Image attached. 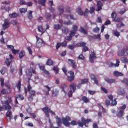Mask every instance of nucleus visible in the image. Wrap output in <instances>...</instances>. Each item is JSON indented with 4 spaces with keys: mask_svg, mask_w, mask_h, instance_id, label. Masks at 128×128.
I'll use <instances>...</instances> for the list:
<instances>
[{
    "mask_svg": "<svg viewBox=\"0 0 128 128\" xmlns=\"http://www.w3.org/2000/svg\"><path fill=\"white\" fill-rule=\"evenodd\" d=\"M12 52L13 54H19L20 50H14V48L12 50Z\"/></svg>",
    "mask_w": 128,
    "mask_h": 128,
    "instance_id": "51",
    "label": "nucleus"
},
{
    "mask_svg": "<svg viewBox=\"0 0 128 128\" xmlns=\"http://www.w3.org/2000/svg\"><path fill=\"white\" fill-rule=\"evenodd\" d=\"M26 56V52L24 50H22L19 52V58H22Z\"/></svg>",
    "mask_w": 128,
    "mask_h": 128,
    "instance_id": "24",
    "label": "nucleus"
},
{
    "mask_svg": "<svg viewBox=\"0 0 128 128\" xmlns=\"http://www.w3.org/2000/svg\"><path fill=\"white\" fill-rule=\"evenodd\" d=\"M94 32H100V28L98 27H96L93 28Z\"/></svg>",
    "mask_w": 128,
    "mask_h": 128,
    "instance_id": "64",
    "label": "nucleus"
},
{
    "mask_svg": "<svg viewBox=\"0 0 128 128\" xmlns=\"http://www.w3.org/2000/svg\"><path fill=\"white\" fill-rule=\"evenodd\" d=\"M124 26H125V25L122 22L116 24L117 28H124Z\"/></svg>",
    "mask_w": 128,
    "mask_h": 128,
    "instance_id": "42",
    "label": "nucleus"
},
{
    "mask_svg": "<svg viewBox=\"0 0 128 128\" xmlns=\"http://www.w3.org/2000/svg\"><path fill=\"white\" fill-rule=\"evenodd\" d=\"M58 14L62 16L64 12V7L63 6H58Z\"/></svg>",
    "mask_w": 128,
    "mask_h": 128,
    "instance_id": "13",
    "label": "nucleus"
},
{
    "mask_svg": "<svg viewBox=\"0 0 128 128\" xmlns=\"http://www.w3.org/2000/svg\"><path fill=\"white\" fill-rule=\"evenodd\" d=\"M18 14L13 13L9 14V18H14L18 17Z\"/></svg>",
    "mask_w": 128,
    "mask_h": 128,
    "instance_id": "36",
    "label": "nucleus"
},
{
    "mask_svg": "<svg viewBox=\"0 0 128 128\" xmlns=\"http://www.w3.org/2000/svg\"><path fill=\"white\" fill-rule=\"evenodd\" d=\"M45 18L48 20H50L52 18V15L50 13L46 12L45 14Z\"/></svg>",
    "mask_w": 128,
    "mask_h": 128,
    "instance_id": "37",
    "label": "nucleus"
},
{
    "mask_svg": "<svg viewBox=\"0 0 128 128\" xmlns=\"http://www.w3.org/2000/svg\"><path fill=\"white\" fill-rule=\"evenodd\" d=\"M72 23L70 21V20H68V21H64V24H66V26H68L70 24H72Z\"/></svg>",
    "mask_w": 128,
    "mask_h": 128,
    "instance_id": "61",
    "label": "nucleus"
},
{
    "mask_svg": "<svg viewBox=\"0 0 128 128\" xmlns=\"http://www.w3.org/2000/svg\"><path fill=\"white\" fill-rule=\"evenodd\" d=\"M94 58H96V53L94 52H93L92 54H90V62L91 64H94Z\"/></svg>",
    "mask_w": 128,
    "mask_h": 128,
    "instance_id": "15",
    "label": "nucleus"
},
{
    "mask_svg": "<svg viewBox=\"0 0 128 128\" xmlns=\"http://www.w3.org/2000/svg\"><path fill=\"white\" fill-rule=\"evenodd\" d=\"M76 46L79 48L82 47V51L84 52H86L88 50V48L86 46V42H80L76 44Z\"/></svg>",
    "mask_w": 128,
    "mask_h": 128,
    "instance_id": "6",
    "label": "nucleus"
},
{
    "mask_svg": "<svg viewBox=\"0 0 128 128\" xmlns=\"http://www.w3.org/2000/svg\"><path fill=\"white\" fill-rule=\"evenodd\" d=\"M46 66H54V61H52V59L50 58L48 59L46 62Z\"/></svg>",
    "mask_w": 128,
    "mask_h": 128,
    "instance_id": "26",
    "label": "nucleus"
},
{
    "mask_svg": "<svg viewBox=\"0 0 128 128\" xmlns=\"http://www.w3.org/2000/svg\"><path fill=\"white\" fill-rule=\"evenodd\" d=\"M38 30L40 32H42V34H44V28H42V26H40L38 28Z\"/></svg>",
    "mask_w": 128,
    "mask_h": 128,
    "instance_id": "52",
    "label": "nucleus"
},
{
    "mask_svg": "<svg viewBox=\"0 0 128 128\" xmlns=\"http://www.w3.org/2000/svg\"><path fill=\"white\" fill-rule=\"evenodd\" d=\"M12 102V99L10 97H8L7 100L2 102V104L3 105L4 110H8L6 112V116L9 118L10 122H12V112L10 110H12V106L10 104Z\"/></svg>",
    "mask_w": 128,
    "mask_h": 128,
    "instance_id": "1",
    "label": "nucleus"
},
{
    "mask_svg": "<svg viewBox=\"0 0 128 128\" xmlns=\"http://www.w3.org/2000/svg\"><path fill=\"white\" fill-rule=\"evenodd\" d=\"M112 100V104L113 106H116V104H118V102H116V99H113Z\"/></svg>",
    "mask_w": 128,
    "mask_h": 128,
    "instance_id": "53",
    "label": "nucleus"
},
{
    "mask_svg": "<svg viewBox=\"0 0 128 128\" xmlns=\"http://www.w3.org/2000/svg\"><path fill=\"white\" fill-rule=\"evenodd\" d=\"M76 32H74V31H70V33L69 34V36L72 38V36H76Z\"/></svg>",
    "mask_w": 128,
    "mask_h": 128,
    "instance_id": "63",
    "label": "nucleus"
},
{
    "mask_svg": "<svg viewBox=\"0 0 128 128\" xmlns=\"http://www.w3.org/2000/svg\"><path fill=\"white\" fill-rule=\"evenodd\" d=\"M122 84H124L127 86H128V78H124L123 80L121 81Z\"/></svg>",
    "mask_w": 128,
    "mask_h": 128,
    "instance_id": "45",
    "label": "nucleus"
},
{
    "mask_svg": "<svg viewBox=\"0 0 128 128\" xmlns=\"http://www.w3.org/2000/svg\"><path fill=\"white\" fill-rule=\"evenodd\" d=\"M95 10H96V8L94 6H92V7H90V10H89V12L90 14H94Z\"/></svg>",
    "mask_w": 128,
    "mask_h": 128,
    "instance_id": "56",
    "label": "nucleus"
},
{
    "mask_svg": "<svg viewBox=\"0 0 128 128\" xmlns=\"http://www.w3.org/2000/svg\"><path fill=\"white\" fill-rule=\"evenodd\" d=\"M6 70H7L6 68L3 67L0 70V72L2 74H4Z\"/></svg>",
    "mask_w": 128,
    "mask_h": 128,
    "instance_id": "48",
    "label": "nucleus"
},
{
    "mask_svg": "<svg viewBox=\"0 0 128 128\" xmlns=\"http://www.w3.org/2000/svg\"><path fill=\"white\" fill-rule=\"evenodd\" d=\"M36 44L37 48H42L44 46V42L42 38H40L38 36H36Z\"/></svg>",
    "mask_w": 128,
    "mask_h": 128,
    "instance_id": "7",
    "label": "nucleus"
},
{
    "mask_svg": "<svg viewBox=\"0 0 128 128\" xmlns=\"http://www.w3.org/2000/svg\"><path fill=\"white\" fill-rule=\"evenodd\" d=\"M90 78L92 80H94V83L96 84H97V86H98V78H96V76H94V74H92L90 76Z\"/></svg>",
    "mask_w": 128,
    "mask_h": 128,
    "instance_id": "17",
    "label": "nucleus"
},
{
    "mask_svg": "<svg viewBox=\"0 0 128 128\" xmlns=\"http://www.w3.org/2000/svg\"><path fill=\"white\" fill-rule=\"evenodd\" d=\"M20 12L21 14H25V12H28V8H21L20 10Z\"/></svg>",
    "mask_w": 128,
    "mask_h": 128,
    "instance_id": "47",
    "label": "nucleus"
},
{
    "mask_svg": "<svg viewBox=\"0 0 128 128\" xmlns=\"http://www.w3.org/2000/svg\"><path fill=\"white\" fill-rule=\"evenodd\" d=\"M22 81L21 80H19L18 82V84H16V88L18 89V92H20V88H21V86H22Z\"/></svg>",
    "mask_w": 128,
    "mask_h": 128,
    "instance_id": "33",
    "label": "nucleus"
},
{
    "mask_svg": "<svg viewBox=\"0 0 128 128\" xmlns=\"http://www.w3.org/2000/svg\"><path fill=\"white\" fill-rule=\"evenodd\" d=\"M12 60L10 58H6L5 61V62L7 66H10V64H12Z\"/></svg>",
    "mask_w": 128,
    "mask_h": 128,
    "instance_id": "31",
    "label": "nucleus"
},
{
    "mask_svg": "<svg viewBox=\"0 0 128 128\" xmlns=\"http://www.w3.org/2000/svg\"><path fill=\"white\" fill-rule=\"evenodd\" d=\"M118 56H125L126 54V52L124 51V49H122L120 50H119L118 52Z\"/></svg>",
    "mask_w": 128,
    "mask_h": 128,
    "instance_id": "22",
    "label": "nucleus"
},
{
    "mask_svg": "<svg viewBox=\"0 0 128 128\" xmlns=\"http://www.w3.org/2000/svg\"><path fill=\"white\" fill-rule=\"evenodd\" d=\"M60 91L58 90H55L52 92V96L54 98L57 96L58 95Z\"/></svg>",
    "mask_w": 128,
    "mask_h": 128,
    "instance_id": "27",
    "label": "nucleus"
},
{
    "mask_svg": "<svg viewBox=\"0 0 128 128\" xmlns=\"http://www.w3.org/2000/svg\"><path fill=\"white\" fill-rule=\"evenodd\" d=\"M62 32L65 34H68V28L66 27H64L62 28Z\"/></svg>",
    "mask_w": 128,
    "mask_h": 128,
    "instance_id": "44",
    "label": "nucleus"
},
{
    "mask_svg": "<svg viewBox=\"0 0 128 128\" xmlns=\"http://www.w3.org/2000/svg\"><path fill=\"white\" fill-rule=\"evenodd\" d=\"M62 72H64L65 76H67V80L70 82H74V71H68V74L70 75H68L66 72H68V70H66V68L64 67L62 68Z\"/></svg>",
    "mask_w": 128,
    "mask_h": 128,
    "instance_id": "3",
    "label": "nucleus"
},
{
    "mask_svg": "<svg viewBox=\"0 0 128 128\" xmlns=\"http://www.w3.org/2000/svg\"><path fill=\"white\" fill-rule=\"evenodd\" d=\"M62 124L65 126H70V124L72 126H78V122L76 120H73L70 122H70L72 120V118L70 117V116H66V118H62Z\"/></svg>",
    "mask_w": 128,
    "mask_h": 128,
    "instance_id": "2",
    "label": "nucleus"
},
{
    "mask_svg": "<svg viewBox=\"0 0 128 128\" xmlns=\"http://www.w3.org/2000/svg\"><path fill=\"white\" fill-rule=\"evenodd\" d=\"M28 84L27 86L28 90V92H31L32 90H30L32 88V86H30V80H28Z\"/></svg>",
    "mask_w": 128,
    "mask_h": 128,
    "instance_id": "60",
    "label": "nucleus"
},
{
    "mask_svg": "<svg viewBox=\"0 0 128 128\" xmlns=\"http://www.w3.org/2000/svg\"><path fill=\"white\" fill-rule=\"evenodd\" d=\"M88 12H90L88 9L86 8L84 12L83 13V16H88Z\"/></svg>",
    "mask_w": 128,
    "mask_h": 128,
    "instance_id": "59",
    "label": "nucleus"
},
{
    "mask_svg": "<svg viewBox=\"0 0 128 128\" xmlns=\"http://www.w3.org/2000/svg\"><path fill=\"white\" fill-rule=\"evenodd\" d=\"M53 70H54V72H56V74H58L60 72V69L58 67H54Z\"/></svg>",
    "mask_w": 128,
    "mask_h": 128,
    "instance_id": "58",
    "label": "nucleus"
},
{
    "mask_svg": "<svg viewBox=\"0 0 128 128\" xmlns=\"http://www.w3.org/2000/svg\"><path fill=\"white\" fill-rule=\"evenodd\" d=\"M120 60H121L123 64H128V58H126L125 56L121 58Z\"/></svg>",
    "mask_w": 128,
    "mask_h": 128,
    "instance_id": "30",
    "label": "nucleus"
},
{
    "mask_svg": "<svg viewBox=\"0 0 128 128\" xmlns=\"http://www.w3.org/2000/svg\"><path fill=\"white\" fill-rule=\"evenodd\" d=\"M80 32L84 34H88V32L84 29V27H80Z\"/></svg>",
    "mask_w": 128,
    "mask_h": 128,
    "instance_id": "32",
    "label": "nucleus"
},
{
    "mask_svg": "<svg viewBox=\"0 0 128 128\" xmlns=\"http://www.w3.org/2000/svg\"><path fill=\"white\" fill-rule=\"evenodd\" d=\"M120 60L118 59H116V64H114L112 62H111L110 63V64H111V66H120Z\"/></svg>",
    "mask_w": 128,
    "mask_h": 128,
    "instance_id": "28",
    "label": "nucleus"
},
{
    "mask_svg": "<svg viewBox=\"0 0 128 128\" xmlns=\"http://www.w3.org/2000/svg\"><path fill=\"white\" fill-rule=\"evenodd\" d=\"M42 110L44 113L46 118H50V114H51L54 116H56V112L52 110H50V108H48V106H46L44 108H42Z\"/></svg>",
    "mask_w": 128,
    "mask_h": 128,
    "instance_id": "4",
    "label": "nucleus"
},
{
    "mask_svg": "<svg viewBox=\"0 0 128 128\" xmlns=\"http://www.w3.org/2000/svg\"><path fill=\"white\" fill-rule=\"evenodd\" d=\"M28 18L29 20H32V11L30 10L28 14Z\"/></svg>",
    "mask_w": 128,
    "mask_h": 128,
    "instance_id": "46",
    "label": "nucleus"
},
{
    "mask_svg": "<svg viewBox=\"0 0 128 128\" xmlns=\"http://www.w3.org/2000/svg\"><path fill=\"white\" fill-rule=\"evenodd\" d=\"M88 82V78H84L81 80V84H85Z\"/></svg>",
    "mask_w": 128,
    "mask_h": 128,
    "instance_id": "41",
    "label": "nucleus"
},
{
    "mask_svg": "<svg viewBox=\"0 0 128 128\" xmlns=\"http://www.w3.org/2000/svg\"><path fill=\"white\" fill-rule=\"evenodd\" d=\"M72 31L75 32H78V26L76 25H73L72 27Z\"/></svg>",
    "mask_w": 128,
    "mask_h": 128,
    "instance_id": "50",
    "label": "nucleus"
},
{
    "mask_svg": "<svg viewBox=\"0 0 128 128\" xmlns=\"http://www.w3.org/2000/svg\"><path fill=\"white\" fill-rule=\"evenodd\" d=\"M76 12L80 16H84V12H82V8L80 7H78V8L76 9Z\"/></svg>",
    "mask_w": 128,
    "mask_h": 128,
    "instance_id": "34",
    "label": "nucleus"
},
{
    "mask_svg": "<svg viewBox=\"0 0 128 128\" xmlns=\"http://www.w3.org/2000/svg\"><path fill=\"white\" fill-rule=\"evenodd\" d=\"M32 74H36V70L34 69V68L30 67V69H28L26 70V74L28 76L30 77L28 78V80H30V78L32 76Z\"/></svg>",
    "mask_w": 128,
    "mask_h": 128,
    "instance_id": "8",
    "label": "nucleus"
},
{
    "mask_svg": "<svg viewBox=\"0 0 128 128\" xmlns=\"http://www.w3.org/2000/svg\"><path fill=\"white\" fill-rule=\"evenodd\" d=\"M38 2L42 6H46V0H38Z\"/></svg>",
    "mask_w": 128,
    "mask_h": 128,
    "instance_id": "29",
    "label": "nucleus"
},
{
    "mask_svg": "<svg viewBox=\"0 0 128 128\" xmlns=\"http://www.w3.org/2000/svg\"><path fill=\"white\" fill-rule=\"evenodd\" d=\"M61 46L63 48H66V44H68V42L66 40H64L63 42H60Z\"/></svg>",
    "mask_w": 128,
    "mask_h": 128,
    "instance_id": "55",
    "label": "nucleus"
},
{
    "mask_svg": "<svg viewBox=\"0 0 128 128\" xmlns=\"http://www.w3.org/2000/svg\"><path fill=\"white\" fill-rule=\"evenodd\" d=\"M76 48V46L74 44H69L68 46V48H69V50H74V48Z\"/></svg>",
    "mask_w": 128,
    "mask_h": 128,
    "instance_id": "40",
    "label": "nucleus"
},
{
    "mask_svg": "<svg viewBox=\"0 0 128 128\" xmlns=\"http://www.w3.org/2000/svg\"><path fill=\"white\" fill-rule=\"evenodd\" d=\"M54 30H60L62 28V25L60 24H55L54 26Z\"/></svg>",
    "mask_w": 128,
    "mask_h": 128,
    "instance_id": "43",
    "label": "nucleus"
},
{
    "mask_svg": "<svg viewBox=\"0 0 128 128\" xmlns=\"http://www.w3.org/2000/svg\"><path fill=\"white\" fill-rule=\"evenodd\" d=\"M68 62H69V64L71 66L72 68L74 70H76L78 66L76 65V60L72 59H68Z\"/></svg>",
    "mask_w": 128,
    "mask_h": 128,
    "instance_id": "9",
    "label": "nucleus"
},
{
    "mask_svg": "<svg viewBox=\"0 0 128 128\" xmlns=\"http://www.w3.org/2000/svg\"><path fill=\"white\" fill-rule=\"evenodd\" d=\"M113 74H114V76L117 78L118 76H124V74L122 73V72H118V71L114 72Z\"/></svg>",
    "mask_w": 128,
    "mask_h": 128,
    "instance_id": "20",
    "label": "nucleus"
},
{
    "mask_svg": "<svg viewBox=\"0 0 128 128\" xmlns=\"http://www.w3.org/2000/svg\"><path fill=\"white\" fill-rule=\"evenodd\" d=\"M119 96H124V94H126V92L124 91V90H120L117 92Z\"/></svg>",
    "mask_w": 128,
    "mask_h": 128,
    "instance_id": "38",
    "label": "nucleus"
},
{
    "mask_svg": "<svg viewBox=\"0 0 128 128\" xmlns=\"http://www.w3.org/2000/svg\"><path fill=\"white\" fill-rule=\"evenodd\" d=\"M88 94L91 96H94V94H96V92L95 90H88Z\"/></svg>",
    "mask_w": 128,
    "mask_h": 128,
    "instance_id": "54",
    "label": "nucleus"
},
{
    "mask_svg": "<svg viewBox=\"0 0 128 128\" xmlns=\"http://www.w3.org/2000/svg\"><path fill=\"white\" fill-rule=\"evenodd\" d=\"M28 112L31 116H32L34 118H36V114L35 113H32L30 112H28V110H27Z\"/></svg>",
    "mask_w": 128,
    "mask_h": 128,
    "instance_id": "57",
    "label": "nucleus"
},
{
    "mask_svg": "<svg viewBox=\"0 0 128 128\" xmlns=\"http://www.w3.org/2000/svg\"><path fill=\"white\" fill-rule=\"evenodd\" d=\"M3 30H6V28H10V21L8 19H5L4 24H2Z\"/></svg>",
    "mask_w": 128,
    "mask_h": 128,
    "instance_id": "10",
    "label": "nucleus"
},
{
    "mask_svg": "<svg viewBox=\"0 0 128 128\" xmlns=\"http://www.w3.org/2000/svg\"><path fill=\"white\" fill-rule=\"evenodd\" d=\"M36 96V90H32L30 91V96L28 98V100L32 101L34 97Z\"/></svg>",
    "mask_w": 128,
    "mask_h": 128,
    "instance_id": "11",
    "label": "nucleus"
},
{
    "mask_svg": "<svg viewBox=\"0 0 128 128\" xmlns=\"http://www.w3.org/2000/svg\"><path fill=\"white\" fill-rule=\"evenodd\" d=\"M124 112V110H120V112L117 113L116 116H118V118H122Z\"/></svg>",
    "mask_w": 128,
    "mask_h": 128,
    "instance_id": "21",
    "label": "nucleus"
},
{
    "mask_svg": "<svg viewBox=\"0 0 128 128\" xmlns=\"http://www.w3.org/2000/svg\"><path fill=\"white\" fill-rule=\"evenodd\" d=\"M70 90H72L73 92H74L76 90V85L74 83H72L70 85Z\"/></svg>",
    "mask_w": 128,
    "mask_h": 128,
    "instance_id": "19",
    "label": "nucleus"
},
{
    "mask_svg": "<svg viewBox=\"0 0 128 128\" xmlns=\"http://www.w3.org/2000/svg\"><path fill=\"white\" fill-rule=\"evenodd\" d=\"M118 14L115 12H113L111 14V18H112V22H120L122 20V18L120 17H116Z\"/></svg>",
    "mask_w": 128,
    "mask_h": 128,
    "instance_id": "5",
    "label": "nucleus"
},
{
    "mask_svg": "<svg viewBox=\"0 0 128 128\" xmlns=\"http://www.w3.org/2000/svg\"><path fill=\"white\" fill-rule=\"evenodd\" d=\"M96 6L98 8L96 9V12H100L101 10H102V6H104V4L102 2V1H97Z\"/></svg>",
    "mask_w": 128,
    "mask_h": 128,
    "instance_id": "12",
    "label": "nucleus"
},
{
    "mask_svg": "<svg viewBox=\"0 0 128 128\" xmlns=\"http://www.w3.org/2000/svg\"><path fill=\"white\" fill-rule=\"evenodd\" d=\"M82 100L84 102L85 104H88V102H90V100L88 97L86 96H83L81 98Z\"/></svg>",
    "mask_w": 128,
    "mask_h": 128,
    "instance_id": "25",
    "label": "nucleus"
},
{
    "mask_svg": "<svg viewBox=\"0 0 128 128\" xmlns=\"http://www.w3.org/2000/svg\"><path fill=\"white\" fill-rule=\"evenodd\" d=\"M60 88L62 90V92H64V94H66V90H68V86L66 84H62L60 86Z\"/></svg>",
    "mask_w": 128,
    "mask_h": 128,
    "instance_id": "16",
    "label": "nucleus"
},
{
    "mask_svg": "<svg viewBox=\"0 0 128 128\" xmlns=\"http://www.w3.org/2000/svg\"><path fill=\"white\" fill-rule=\"evenodd\" d=\"M0 10H5L6 12H10V7L8 6L7 8H6V6H2L0 8Z\"/></svg>",
    "mask_w": 128,
    "mask_h": 128,
    "instance_id": "39",
    "label": "nucleus"
},
{
    "mask_svg": "<svg viewBox=\"0 0 128 128\" xmlns=\"http://www.w3.org/2000/svg\"><path fill=\"white\" fill-rule=\"evenodd\" d=\"M0 82H1V86H4V79L3 78H0Z\"/></svg>",
    "mask_w": 128,
    "mask_h": 128,
    "instance_id": "62",
    "label": "nucleus"
},
{
    "mask_svg": "<svg viewBox=\"0 0 128 128\" xmlns=\"http://www.w3.org/2000/svg\"><path fill=\"white\" fill-rule=\"evenodd\" d=\"M126 11V8H121L118 12V14H124Z\"/></svg>",
    "mask_w": 128,
    "mask_h": 128,
    "instance_id": "49",
    "label": "nucleus"
},
{
    "mask_svg": "<svg viewBox=\"0 0 128 128\" xmlns=\"http://www.w3.org/2000/svg\"><path fill=\"white\" fill-rule=\"evenodd\" d=\"M44 88H46L43 90V92L45 94V96H49L50 92V87L48 86H44ZM47 90V91H46Z\"/></svg>",
    "mask_w": 128,
    "mask_h": 128,
    "instance_id": "14",
    "label": "nucleus"
},
{
    "mask_svg": "<svg viewBox=\"0 0 128 128\" xmlns=\"http://www.w3.org/2000/svg\"><path fill=\"white\" fill-rule=\"evenodd\" d=\"M10 92H8V90L3 88L1 90V94H10Z\"/></svg>",
    "mask_w": 128,
    "mask_h": 128,
    "instance_id": "35",
    "label": "nucleus"
},
{
    "mask_svg": "<svg viewBox=\"0 0 128 128\" xmlns=\"http://www.w3.org/2000/svg\"><path fill=\"white\" fill-rule=\"evenodd\" d=\"M104 80L108 84H114V82H116V79L114 78L110 79L108 78H104Z\"/></svg>",
    "mask_w": 128,
    "mask_h": 128,
    "instance_id": "18",
    "label": "nucleus"
},
{
    "mask_svg": "<svg viewBox=\"0 0 128 128\" xmlns=\"http://www.w3.org/2000/svg\"><path fill=\"white\" fill-rule=\"evenodd\" d=\"M56 122L58 126H62V119L58 116H56Z\"/></svg>",
    "mask_w": 128,
    "mask_h": 128,
    "instance_id": "23",
    "label": "nucleus"
}]
</instances>
